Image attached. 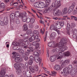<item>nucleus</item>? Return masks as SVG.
<instances>
[{
	"label": "nucleus",
	"instance_id": "45",
	"mask_svg": "<svg viewBox=\"0 0 77 77\" xmlns=\"http://www.w3.org/2000/svg\"><path fill=\"white\" fill-rule=\"evenodd\" d=\"M32 31L31 29L28 30L26 31V33H27V34H30L31 33Z\"/></svg>",
	"mask_w": 77,
	"mask_h": 77
},
{
	"label": "nucleus",
	"instance_id": "8",
	"mask_svg": "<svg viewBox=\"0 0 77 77\" xmlns=\"http://www.w3.org/2000/svg\"><path fill=\"white\" fill-rule=\"evenodd\" d=\"M59 13H60V11L59 10H57L54 12V16H59L60 15Z\"/></svg>",
	"mask_w": 77,
	"mask_h": 77
},
{
	"label": "nucleus",
	"instance_id": "44",
	"mask_svg": "<svg viewBox=\"0 0 77 77\" xmlns=\"http://www.w3.org/2000/svg\"><path fill=\"white\" fill-rule=\"evenodd\" d=\"M30 22L32 24H33L35 22V19L33 18L32 19V20H30Z\"/></svg>",
	"mask_w": 77,
	"mask_h": 77
},
{
	"label": "nucleus",
	"instance_id": "34",
	"mask_svg": "<svg viewBox=\"0 0 77 77\" xmlns=\"http://www.w3.org/2000/svg\"><path fill=\"white\" fill-rule=\"evenodd\" d=\"M35 51L34 52V53H33V55H34V56H38L39 55V53L38 52V51H39H39H36L34 50Z\"/></svg>",
	"mask_w": 77,
	"mask_h": 77
},
{
	"label": "nucleus",
	"instance_id": "37",
	"mask_svg": "<svg viewBox=\"0 0 77 77\" xmlns=\"http://www.w3.org/2000/svg\"><path fill=\"white\" fill-rule=\"evenodd\" d=\"M23 57L24 58V60H25L26 61H27V60H29V57L27 56H23Z\"/></svg>",
	"mask_w": 77,
	"mask_h": 77
},
{
	"label": "nucleus",
	"instance_id": "36",
	"mask_svg": "<svg viewBox=\"0 0 77 77\" xmlns=\"http://www.w3.org/2000/svg\"><path fill=\"white\" fill-rule=\"evenodd\" d=\"M4 20L7 22V23H5V25H7V24H8V17H4Z\"/></svg>",
	"mask_w": 77,
	"mask_h": 77
},
{
	"label": "nucleus",
	"instance_id": "2",
	"mask_svg": "<svg viewBox=\"0 0 77 77\" xmlns=\"http://www.w3.org/2000/svg\"><path fill=\"white\" fill-rule=\"evenodd\" d=\"M64 54H64L63 51L59 52L56 55V57H57V59L58 60L61 59V58L63 56Z\"/></svg>",
	"mask_w": 77,
	"mask_h": 77
},
{
	"label": "nucleus",
	"instance_id": "51",
	"mask_svg": "<svg viewBox=\"0 0 77 77\" xmlns=\"http://www.w3.org/2000/svg\"><path fill=\"white\" fill-rule=\"evenodd\" d=\"M47 33H46L45 35V37L44 38V41L45 42L46 41V39H47Z\"/></svg>",
	"mask_w": 77,
	"mask_h": 77
},
{
	"label": "nucleus",
	"instance_id": "7",
	"mask_svg": "<svg viewBox=\"0 0 77 77\" xmlns=\"http://www.w3.org/2000/svg\"><path fill=\"white\" fill-rule=\"evenodd\" d=\"M30 34L31 36H33L34 35L35 36V35H39V32L37 31L34 30L33 31V32H31Z\"/></svg>",
	"mask_w": 77,
	"mask_h": 77
},
{
	"label": "nucleus",
	"instance_id": "61",
	"mask_svg": "<svg viewBox=\"0 0 77 77\" xmlns=\"http://www.w3.org/2000/svg\"><path fill=\"white\" fill-rule=\"evenodd\" d=\"M75 2H73L72 3V5L71 6H72V8H74V7L75 6Z\"/></svg>",
	"mask_w": 77,
	"mask_h": 77
},
{
	"label": "nucleus",
	"instance_id": "3",
	"mask_svg": "<svg viewBox=\"0 0 77 77\" xmlns=\"http://www.w3.org/2000/svg\"><path fill=\"white\" fill-rule=\"evenodd\" d=\"M60 6V4H58L57 1H55V3H53L51 6L52 8H58Z\"/></svg>",
	"mask_w": 77,
	"mask_h": 77
},
{
	"label": "nucleus",
	"instance_id": "64",
	"mask_svg": "<svg viewBox=\"0 0 77 77\" xmlns=\"http://www.w3.org/2000/svg\"><path fill=\"white\" fill-rule=\"evenodd\" d=\"M35 37H34V38H35V39H37L38 38V35H35Z\"/></svg>",
	"mask_w": 77,
	"mask_h": 77
},
{
	"label": "nucleus",
	"instance_id": "1",
	"mask_svg": "<svg viewBox=\"0 0 77 77\" xmlns=\"http://www.w3.org/2000/svg\"><path fill=\"white\" fill-rule=\"evenodd\" d=\"M66 42V41L65 40V39L64 38H61L59 43L58 47H62V45H64Z\"/></svg>",
	"mask_w": 77,
	"mask_h": 77
},
{
	"label": "nucleus",
	"instance_id": "6",
	"mask_svg": "<svg viewBox=\"0 0 77 77\" xmlns=\"http://www.w3.org/2000/svg\"><path fill=\"white\" fill-rule=\"evenodd\" d=\"M39 8H44L45 7V4L43 2H39Z\"/></svg>",
	"mask_w": 77,
	"mask_h": 77
},
{
	"label": "nucleus",
	"instance_id": "38",
	"mask_svg": "<svg viewBox=\"0 0 77 77\" xmlns=\"http://www.w3.org/2000/svg\"><path fill=\"white\" fill-rule=\"evenodd\" d=\"M63 71L64 73H66L68 72V68L67 67L63 69Z\"/></svg>",
	"mask_w": 77,
	"mask_h": 77
},
{
	"label": "nucleus",
	"instance_id": "12",
	"mask_svg": "<svg viewBox=\"0 0 77 77\" xmlns=\"http://www.w3.org/2000/svg\"><path fill=\"white\" fill-rule=\"evenodd\" d=\"M14 60L17 63H20L21 62V58L19 57H17L14 59Z\"/></svg>",
	"mask_w": 77,
	"mask_h": 77
},
{
	"label": "nucleus",
	"instance_id": "54",
	"mask_svg": "<svg viewBox=\"0 0 77 77\" xmlns=\"http://www.w3.org/2000/svg\"><path fill=\"white\" fill-rule=\"evenodd\" d=\"M15 17H18L19 15V14L18 13L16 12L15 13Z\"/></svg>",
	"mask_w": 77,
	"mask_h": 77
},
{
	"label": "nucleus",
	"instance_id": "55",
	"mask_svg": "<svg viewBox=\"0 0 77 77\" xmlns=\"http://www.w3.org/2000/svg\"><path fill=\"white\" fill-rule=\"evenodd\" d=\"M68 68L69 69H72V66L71 65H70L68 66Z\"/></svg>",
	"mask_w": 77,
	"mask_h": 77
},
{
	"label": "nucleus",
	"instance_id": "15",
	"mask_svg": "<svg viewBox=\"0 0 77 77\" xmlns=\"http://www.w3.org/2000/svg\"><path fill=\"white\" fill-rule=\"evenodd\" d=\"M54 68V69L55 70L58 71V70L60 69V66L59 65H56L55 66Z\"/></svg>",
	"mask_w": 77,
	"mask_h": 77
},
{
	"label": "nucleus",
	"instance_id": "58",
	"mask_svg": "<svg viewBox=\"0 0 77 77\" xmlns=\"http://www.w3.org/2000/svg\"><path fill=\"white\" fill-rule=\"evenodd\" d=\"M36 62L38 63L39 62V61H41V59H39V57L35 61Z\"/></svg>",
	"mask_w": 77,
	"mask_h": 77
},
{
	"label": "nucleus",
	"instance_id": "18",
	"mask_svg": "<svg viewBox=\"0 0 77 77\" xmlns=\"http://www.w3.org/2000/svg\"><path fill=\"white\" fill-rule=\"evenodd\" d=\"M55 35L56 34L54 32L53 33H52L50 35V38H51V39H53V38H55Z\"/></svg>",
	"mask_w": 77,
	"mask_h": 77
},
{
	"label": "nucleus",
	"instance_id": "26",
	"mask_svg": "<svg viewBox=\"0 0 77 77\" xmlns=\"http://www.w3.org/2000/svg\"><path fill=\"white\" fill-rule=\"evenodd\" d=\"M10 17L12 20H14L15 18V14L12 13L10 14Z\"/></svg>",
	"mask_w": 77,
	"mask_h": 77
},
{
	"label": "nucleus",
	"instance_id": "20",
	"mask_svg": "<svg viewBox=\"0 0 77 77\" xmlns=\"http://www.w3.org/2000/svg\"><path fill=\"white\" fill-rule=\"evenodd\" d=\"M56 28L54 25H51L50 27V30H55Z\"/></svg>",
	"mask_w": 77,
	"mask_h": 77
},
{
	"label": "nucleus",
	"instance_id": "10",
	"mask_svg": "<svg viewBox=\"0 0 77 77\" xmlns=\"http://www.w3.org/2000/svg\"><path fill=\"white\" fill-rule=\"evenodd\" d=\"M23 31H26L28 29V27L27 26L26 23H25L23 26Z\"/></svg>",
	"mask_w": 77,
	"mask_h": 77
},
{
	"label": "nucleus",
	"instance_id": "24",
	"mask_svg": "<svg viewBox=\"0 0 77 77\" xmlns=\"http://www.w3.org/2000/svg\"><path fill=\"white\" fill-rule=\"evenodd\" d=\"M58 48H56L55 49V52L56 53H57L59 51H61V49H62V47L61 46H58Z\"/></svg>",
	"mask_w": 77,
	"mask_h": 77
},
{
	"label": "nucleus",
	"instance_id": "62",
	"mask_svg": "<svg viewBox=\"0 0 77 77\" xmlns=\"http://www.w3.org/2000/svg\"><path fill=\"white\" fill-rule=\"evenodd\" d=\"M36 42H32V45L34 46H35L36 45H37V44L36 43Z\"/></svg>",
	"mask_w": 77,
	"mask_h": 77
},
{
	"label": "nucleus",
	"instance_id": "5",
	"mask_svg": "<svg viewBox=\"0 0 77 77\" xmlns=\"http://www.w3.org/2000/svg\"><path fill=\"white\" fill-rule=\"evenodd\" d=\"M6 74V70L3 68H2L0 72V75H4Z\"/></svg>",
	"mask_w": 77,
	"mask_h": 77
},
{
	"label": "nucleus",
	"instance_id": "35",
	"mask_svg": "<svg viewBox=\"0 0 77 77\" xmlns=\"http://www.w3.org/2000/svg\"><path fill=\"white\" fill-rule=\"evenodd\" d=\"M52 74H51V76H53L54 77L55 76V75H56V74H57V73L54 71H52L51 72Z\"/></svg>",
	"mask_w": 77,
	"mask_h": 77
},
{
	"label": "nucleus",
	"instance_id": "17",
	"mask_svg": "<svg viewBox=\"0 0 77 77\" xmlns=\"http://www.w3.org/2000/svg\"><path fill=\"white\" fill-rule=\"evenodd\" d=\"M16 73L18 75H20L22 74V71L20 69H17Z\"/></svg>",
	"mask_w": 77,
	"mask_h": 77
},
{
	"label": "nucleus",
	"instance_id": "22",
	"mask_svg": "<svg viewBox=\"0 0 77 77\" xmlns=\"http://www.w3.org/2000/svg\"><path fill=\"white\" fill-rule=\"evenodd\" d=\"M36 45H37L38 46H36L35 48V51H39V50H38V48L39 47V43H37Z\"/></svg>",
	"mask_w": 77,
	"mask_h": 77
},
{
	"label": "nucleus",
	"instance_id": "27",
	"mask_svg": "<svg viewBox=\"0 0 77 77\" xmlns=\"http://www.w3.org/2000/svg\"><path fill=\"white\" fill-rule=\"evenodd\" d=\"M53 44H54V43L53 42H49L48 45V46H49L50 47H53Z\"/></svg>",
	"mask_w": 77,
	"mask_h": 77
},
{
	"label": "nucleus",
	"instance_id": "25",
	"mask_svg": "<svg viewBox=\"0 0 77 77\" xmlns=\"http://www.w3.org/2000/svg\"><path fill=\"white\" fill-rule=\"evenodd\" d=\"M29 69L33 73L34 72L35 70H34V68L33 67L31 66L29 67Z\"/></svg>",
	"mask_w": 77,
	"mask_h": 77
},
{
	"label": "nucleus",
	"instance_id": "43",
	"mask_svg": "<svg viewBox=\"0 0 77 77\" xmlns=\"http://www.w3.org/2000/svg\"><path fill=\"white\" fill-rule=\"evenodd\" d=\"M70 62V61H69V60L67 59V60H65L64 62L66 63H67V64H69V63Z\"/></svg>",
	"mask_w": 77,
	"mask_h": 77
},
{
	"label": "nucleus",
	"instance_id": "4",
	"mask_svg": "<svg viewBox=\"0 0 77 77\" xmlns=\"http://www.w3.org/2000/svg\"><path fill=\"white\" fill-rule=\"evenodd\" d=\"M66 29V33L67 35H70L69 32V30H70V25L69 23H67V24Z\"/></svg>",
	"mask_w": 77,
	"mask_h": 77
},
{
	"label": "nucleus",
	"instance_id": "50",
	"mask_svg": "<svg viewBox=\"0 0 77 77\" xmlns=\"http://www.w3.org/2000/svg\"><path fill=\"white\" fill-rule=\"evenodd\" d=\"M30 20H30V18H28L26 19V22L28 23H29L30 22Z\"/></svg>",
	"mask_w": 77,
	"mask_h": 77
},
{
	"label": "nucleus",
	"instance_id": "42",
	"mask_svg": "<svg viewBox=\"0 0 77 77\" xmlns=\"http://www.w3.org/2000/svg\"><path fill=\"white\" fill-rule=\"evenodd\" d=\"M13 6H14V7L15 8H16V7H17V6H18V3L17 2H16V3H14L13 5H12Z\"/></svg>",
	"mask_w": 77,
	"mask_h": 77
},
{
	"label": "nucleus",
	"instance_id": "33",
	"mask_svg": "<svg viewBox=\"0 0 77 77\" xmlns=\"http://www.w3.org/2000/svg\"><path fill=\"white\" fill-rule=\"evenodd\" d=\"M26 73V77H30V75L31 74V73H30V72H27Z\"/></svg>",
	"mask_w": 77,
	"mask_h": 77
},
{
	"label": "nucleus",
	"instance_id": "56",
	"mask_svg": "<svg viewBox=\"0 0 77 77\" xmlns=\"http://www.w3.org/2000/svg\"><path fill=\"white\" fill-rule=\"evenodd\" d=\"M77 14V11L74 10V11L72 12V14L73 15H76Z\"/></svg>",
	"mask_w": 77,
	"mask_h": 77
},
{
	"label": "nucleus",
	"instance_id": "21",
	"mask_svg": "<svg viewBox=\"0 0 77 77\" xmlns=\"http://www.w3.org/2000/svg\"><path fill=\"white\" fill-rule=\"evenodd\" d=\"M61 47L62 48L61 49V51H63L64 50H66L67 49L66 48V47L65 46V45H62V46Z\"/></svg>",
	"mask_w": 77,
	"mask_h": 77
},
{
	"label": "nucleus",
	"instance_id": "9",
	"mask_svg": "<svg viewBox=\"0 0 77 77\" xmlns=\"http://www.w3.org/2000/svg\"><path fill=\"white\" fill-rule=\"evenodd\" d=\"M22 65H23V64L21 63H15L14 64V68H17V67H20L21 68L22 66Z\"/></svg>",
	"mask_w": 77,
	"mask_h": 77
},
{
	"label": "nucleus",
	"instance_id": "14",
	"mask_svg": "<svg viewBox=\"0 0 77 77\" xmlns=\"http://www.w3.org/2000/svg\"><path fill=\"white\" fill-rule=\"evenodd\" d=\"M59 22H57V23H56V27L57 29H60L61 28V26L60 25H59Z\"/></svg>",
	"mask_w": 77,
	"mask_h": 77
},
{
	"label": "nucleus",
	"instance_id": "46",
	"mask_svg": "<svg viewBox=\"0 0 77 77\" xmlns=\"http://www.w3.org/2000/svg\"><path fill=\"white\" fill-rule=\"evenodd\" d=\"M28 63L30 65H32V64L33 63V61L31 60H29L28 61Z\"/></svg>",
	"mask_w": 77,
	"mask_h": 77
},
{
	"label": "nucleus",
	"instance_id": "28",
	"mask_svg": "<svg viewBox=\"0 0 77 77\" xmlns=\"http://www.w3.org/2000/svg\"><path fill=\"white\" fill-rule=\"evenodd\" d=\"M51 8L47 7L46 8H45L44 10V12L45 13H47L48 11V10H50V9Z\"/></svg>",
	"mask_w": 77,
	"mask_h": 77
},
{
	"label": "nucleus",
	"instance_id": "39",
	"mask_svg": "<svg viewBox=\"0 0 77 77\" xmlns=\"http://www.w3.org/2000/svg\"><path fill=\"white\" fill-rule=\"evenodd\" d=\"M66 63L65 62H63L62 63V64L61 65V66L62 68H65V67L66 66Z\"/></svg>",
	"mask_w": 77,
	"mask_h": 77
},
{
	"label": "nucleus",
	"instance_id": "52",
	"mask_svg": "<svg viewBox=\"0 0 77 77\" xmlns=\"http://www.w3.org/2000/svg\"><path fill=\"white\" fill-rule=\"evenodd\" d=\"M39 57V56L38 55H36L34 57V60H35V61H36V60Z\"/></svg>",
	"mask_w": 77,
	"mask_h": 77
},
{
	"label": "nucleus",
	"instance_id": "63",
	"mask_svg": "<svg viewBox=\"0 0 77 77\" xmlns=\"http://www.w3.org/2000/svg\"><path fill=\"white\" fill-rule=\"evenodd\" d=\"M26 34H25L23 35H20V36L22 37H23L24 38H26Z\"/></svg>",
	"mask_w": 77,
	"mask_h": 77
},
{
	"label": "nucleus",
	"instance_id": "23",
	"mask_svg": "<svg viewBox=\"0 0 77 77\" xmlns=\"http://www.w3.org/2000/svg\"><path fill=\"white\" fill-rule=\"evenodd\" d=\"M22 20L23 22H26L27 20V18L26 17V15H24L23 16H22Z\"/></svg>",
	"mask_w": 77,
	"mask_h": 77
},
{
	"label": "nucleus",
	"instance_id": "41",
	"mask_svg": "<svg viewBox=\"0 0 77 77\" xmlns=\"http://www.w3.org/2000/svg\"><path fill=\"white\" fill-rule=\"evenodd\" d=\"M59 45V44L57 43H55V44H54L53 46V48H55L56 47H58V45Z\"/></svg>",
	"mask_w": 77,
	"mask_h": 77
},
{
	"label": "nucleus",
	"instance_id": "13",
	"mask_svg": "<svg viewBox=\"0 0 77 77\" xmlns=\"http://www.w3.org/2000/svg\"><path fill=\"white\" fill-rule=\"evenodd\" d=\"M74 8L72 7V6H70L69 8L68 11V14H70L74 10Z\"/></svg>",
	"mask_w": 77,
	"mask_h": 77
},
{
	"label": "nucleus",
	"instance_id": "40",
	"mask_svg": "<svg viewBox=\"0 0 77 77\" xmlns=\"http://www.w3.org/2000/svg\"><path fill=\"white\" fill-rule=\"evenodd\" d=\"M60 25L62 27H63L64 26V21H61L60 23Z\"/></svg>",
	"mask_w": 77,
	"mask_h": 77
},
{
	"label": "nucleus",
	"instance_id": "19",
	"mask_svg": "<svg viewBox=\"0 0 77 77\" xmlns=\"http://www.w3.org/2000/svg\"><path fill=\"white\" fill-rule=\"evenodd\" d=\"M68 8H64L63 9V13H64V14H66L67 12H68Z\"/></svg>",
	"mask_w": 77,
	"mask_h": 77
},
{
	"label": "nucleus",
	"instance_id": "31",
	"mask_svg": "<svg viewBox=\"0 0 77 77\" xmlns=\"http://www.w3.org/2000/svg\"><path fill=\"white\" fill-rule=\"evenodd\" d=\"M39 2H36L34 4V6L36 8H39Z\"/></svg>",
	"mask_w": 77,
	"mask_h": 77
},
{
	"label": "nucleus",
	"instance_id": "57",
	"mask_svg": "<svg viewBox=\"0 0 77 77\" xmlns=\"http://www.w3.org/2000/svg\"><path fill=\"white\" fill-rule=\"evenodd\" d=\"M50 3V0H47L46 1V4H47V5H49V3Z\"/></svg>",
	"mask_w": 77,
	"mask_h": 77
},
{
	"label": "nucleus",
	"instance_id": "16",
	"mask_svg": "<svg viewBox=\"0 0 77 77\" xmlns=\"http://www.w3.org/2000/svg\"><path fill=\"white\" fill-rule=\"evenodd\" d=\"M64 56H65L66 57H68V56H69L71 54L70 52L69 51H67L64 53Z\"/></svg>",
	"mask_w": 77,
	"mask_h": 77
},
{
	"label": "nucleus",
	"instance_id": "29",
	"mask_svg": "<svg viewBox=\"0 0 77 77\" xmlns=\"http://www.w3.org/2000/svg\"><path fill=\"white\" fill-rule=\"evenodd\" d=\"M35 38H34V36H32L31 38H29V42H32L33 41L35 40Z\"/></svg>",
	"mask_w": 77,
	"mask_h": 77
},
{
	"label": "nucleus",
	"instance_id": "49",
	"mask_svg": "<svg viewBox=\"0 0 77 77\" xmlns=\"http://www.w3.org/2000/svg\"><path fill=\"white\" fill-rule=\"evenodd\" d=\"M62 1V0H57V1H55V2H57V3L59 5V4L60 5V6H61V4L60 3V2Z\"/></svg>",
	"mask_w": 77,
	"mask_h": 77
},
{
	"label": "nucleus",
	"instance_id": "59",
	"mask_svg": "<svg viewBox=\"0 0 77 77\" xmlns=\"http://www.w3.org/2000/svg\"><path fill=\"white\" fill-rule=\"evenodd\" d=\"M56 32H57V33L59 35V34H60V31H59V30L57 29L56 28L55 30H54Z\"/></svg>",
	"mask_w": 77,
	"mask_h": 77
},
{
	"label": "nucleus",
	"instance_id": "30",
	"mask_svg": "<svg viewBox=\"0 0 77 77\" xmlns=\"http://www.w3.org/2000/svg\"><path fill=\"white\" fill-rule=\"evenodd\" d=\"M0 6L1 8L4 9V8H5V4L3 3H1Z\"/></svg>",
	"mask_w": 77,
	"mask_h": 77
},
{
	"label": "nucleus",
	"instance_id": "47",
	"mask_svg": "<svg viewBox=\"0 0 77 77\" xmlns=\"http://www.w3.org/2000/svg\"><path fill=\"white\" fill-rule=\"evenodd\" d=\"M27 72H26V71H24L23 73V77H26V73Z\"/></svg>",
	"mask_w": 77,
	"mask_h": 77
},
{
	"label": "nucleus",
	"instance_id": "32",
	"mask_svg": "<svg viewBox=\"0 0 77 77\" xmlns=\"http://www.w3.org/2000/svg\"><path fill=\"white\" fill-rule=\"evenodd\" d=\"M15 23L17 24L20 23V20L18 18H17L15 20Z\"/></svg>",
	"mask_w": 77,
	"mask_h": 77
},
{
	"label": "nucleus",
	"instance_id": "48",
	"mask_svg": "<svg viewBox=\"0 0 77 77\" xmlns=\"http://www.w3.org/2000/svg\"><path fill=\"white\" fill-rule=\"evenodd\" d=\"M35 70L36 72H37L38 71V66H36L35 67Z\"/></svg>",
	"mask_w": 77,
	"mask_h": 77
},
{
	"label": "nucleus",
	"instance_id": "53",
	"mask_svg": "<svg viewBox=\"0 0 77 77\" xmlns=\"http://www.w3.org/2000/svg\"><path fill=\"white\" fill-rule=\"evenodd\" d=\"M29 59L31 60H34V58L32 56L30 57Z\"/></svg>",
	"mask_w": 77,
	"mask_h": 77
},
{
	"label": "nucleus",
	"instance_id": "60",
	"mask_svg": "<svg viewBox=\"0 0 77 77\" xmlns=\"http://www.w3.org/2000/svg\"><path fill=\"white\" fill-rule=\"evenodd\" d=\"M76 26V25H75V24L74 23H73L72 24V25H71V27L72 28H74V27H75Z\"/></svg>",
	"mask_w": 77,
	"mask_h": 77
},
{
	"label": "nucleus",
	"instance_id": "11",
	"mask_svg": "<svg viewBox=\"0 0 77 77\" xmlns=\"http://www.w3.org/2000/svg\"><path fill=\"white\" fill-rule=\"evenodd\" d=\"M50 60L51 62H54L56 60V56H51L50 57Z\"/></svg>",
	"mask_w": 77,
	"mask_h": 77
}]
</instances>
